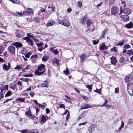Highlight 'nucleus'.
Masks as SVG:
<instances>
[{
	"label": "nucleus",
	"instance_id": "obj_53",
	"mask_svg": "<svg viewBox=\"0 0 133 133\" xmlns=\"http://www.w3.org/2000/svg\"><path fill=\"white\" fill-rule=\"evenodd\" d=\"M36 45H37L38 47H41L42 46V45H43V43H36Z\"/></svg>",
	"mask_w": 133,
	"mask_h": 133
},
{
	"label": "nucleus",
	"instance_id": "obj_20",
	"mask_svg": "<svg viewBox=\"0 0 133 133\" xmlns=\"http://www.w3.org/2000/svg\"><path fill=\"white\" fill-rule=\"evenodd\" d=\"M50 50L52 51V52L55 55L58 54V52L57 50H53V48H50Z\"/></svg>",
	"mask_w": 133,
	"mask_h": 133
},
{
	"label": "nucleus",
	"instance_id": "obj_48",
	"mask_svg": "<svg viewBox=\"0 0 133 133\" xmlns=\"http://www.w3.org/2000/svg\"><path fill=\"white\" fill-rule=\"evenodd\" d=\"M94 45H96L99 42V41L97 40V41H96L95 40H93L92 41Z\"/></svg>",
	"mask_w": 133,
	"mask_h": 133
},
{
	"label": "nucleus",
	"instance_id": "obj_42",
	"mask_svg": "<svg viewBox=\"0 0 133 133\" xmlns=\"http://www.w3.org/2000/svg\"><path fill=\"white\" fill-rule=\"evenodd\" d=\"M35 109L36 110V113L35 114V115L37 116V113L39 112V108L38 107H35Z\"/></svg>",
	"mask_w": 133,
	"mask_h": 133
},
{
	"label": "nucleus",
	"instance_id": "obj_34",
	"mask_svg": "<svg viewBox=\"0 0 133 133\" xmlns=\"http://www.w3.org/2000/svg\"><path fill=\"white\" fill-rule=\"evenodd\" d=\"M111 51L116 52L117 51V48L116 47H114L112 48L111 49Z\"/></svg>",
	"mask_w": 133,
	"mask_h": 133
},
{
	"label": "nucleus",
	"instance_id": "obj_30",
	"mask_svg": "<svg viewBox=\"0 0 133 133\" xmlns=\"http://www.w3.org/2000/svg\"><path fill=\"white\" fill-rule=\"evenodd\" d=\"M128 92L130 95H133V89L128 90Z\"/></svg>",
	"mask_w": 133,
	"mask_h": 133
},
{
	"label": "nucleus",
	"instance_id": "obj_37",
	"mask_svg": "<svg viewBox=\"0 0 133 133\" xmlns=\"http://www.w3.org/2000/svg\"><path fill=\"white\" fill-rule=\"evenodd\" d=\"M41 121L44 123L46 121V118L44 116H42L41 118Z\"/></svg>",
	"mask_w": 133,
	"mask_h": 133
},
{
	"label": "nucleus",
	"instance_id": "obj_6",
	"mask_svg": "<svg viewBox=\"0 0 133 133\" xmlns=\"http://www.w3.org/2000/svg\"><path fill=\"white\" fill-rule=\"evenodd\" d=\"M45 65L43 64H42L37 68V70L39 71H42L43 72L45 71Z\"/></svg>",
	"mask_w": 133,
	"mask_h": 133
},
{
	"label": "nucleus",
	"instance_id": "obj_49",
	"mask_svg": "<svg viewBox=\"0 0 133 133\" xmlns=\"http://www.w3.org/2000/svg\"><path fill=\"white\" fill-rule=\"evenodd\" d=\"M87 19V17L86 16H84L82 18V24H83L84 23V22Z\"/></svg>",
	"mask_w": 133,
	"mask_h": 133
},
{
	"label": "nucleus",
	"instance_id": "obj_4",
	"mask_svg": "<svg viewBox=\"0 0 133 133\" xmlns=\"http://www.w3.org/2000/svg\"><path fill=\"white\" fill-rule=\"evenodd\" d=\"M111 14L112 15H115L117 13V8L115 6H112L111 8Z\"/></svg>",
	"mask_w": 133,
	"mask_h": 133
},
{
	"label": "nucleus",
	"instance_id": "obj_45",
	"mask_svg": "<svg viewBox=\"0 0 133 133\" xmlns=\"http://www.w3.org/2000/svg\"><path fill=\"white\" fill-rule=\"evenodd\" d=\"M3 51L4 49L3 47L2 46H0V54L3 52Z\"/></svg>",
	"mask_w": 133,
	"mask_h": 133
},
{
	"label": "nucleus",
	"instance_id": "obj_12",
	"mask_svg": "<svg viewBox=\"0 0 133 133\" xmlns=\"http://www.w3.org/2000/svg\"><path fill=\"white\" fill-rule=\"evenodd\" d=\"M111 62L112 64L115 65L117 62L116 58L114 57L113 56L110 58Z\"/></svg>",
	"mask_w": 133,
	"mask_h": 133
},
{
	"label": "nucleus",
	"instance_id": "obj_40",
	"mask_svg": "<svg viewBox=\"0 0 133 133\" xmlns=\"http://www.w3.org/2000/svg\"><path fill=\"white\" fill-rule=\"evenodd\" d=\"M21 132L22 133H35V132H33L31 133H29L27 131L26 129H24Z\"/></svg>",
	"mask_w": 133,
	"mask_h": 133
},
{
	"label": "nucleus",
	"instance_id": "obj_13",
	"mask_svg": "<svg viewBox=\"0 0 133 133\" xmlns=\"http://www.w3.org/2000/svg\"><path fill=\"white\" fill-rule=\"evenodd\" d=\"M54 21L51 20H50L48 21V23L46 24V25L47 27H48L49 26H52L54 24Z\"/></svg>",
	"mask_w": 133,
	"mask_h": 133
},
{
	"label": "nucleus",
	"instance_id": "obj_32",
	"mask_svg": "<svg viewBox=\"0 0 133 133\" xmlns=\"http://www.w3.org/2000/svg\"><path fill=\"white\" fill-rule=\"evenodd\" d=\"M16 100L21 102H24L25 99L23 98H19L16 99Z\"/></svg>",
	"mask_w": 133,
	"mask_h": 133
},
{
	"label": "nucleus",
	"instance_id": "obj_21",
	"mask_svg": "<svg viewBox=\"0 0 133 133\" xmlns=\"http://www.w3.org/2000/svg\"><path fill=\"white\" fill-rule=\"evenodd\" d=\"M15 35L17 37L19 38L21 37V34L19 33V31L18 30H16Z\"/></svg>",
	"mask_w": 133,
	"mask_h": 133
},
{
	"label": "nucleus",
	"instance_id": "obj_16",
	"mask_svg": "<svg viewBox=\"0 0 133 133\" xmlns=\"http://www.w3.org/2000/svg\"><path fill=\"white\" fill-rule=\"evenodd\" d=\"M41 85L42 87H48V83L46 81H45L41 84Z\"/></svg>",
	"mask_w": 133,
	"mask_h": 133
},
{
	"label": "nucleus",
	"instance_id": "obj_39",
	"mask_svg": "<svg viewBox=\"0 0 133 133\" xmlns=\"http://www.w3.org/2000/svg\"><path fill=\"white\" fill-rule=\"evenodd\" d=\"M23 15L25 16L30 15L29 14L28 11H24L23 12Z\"/></svg>",
	"mask_w": 133,
	"mask_h": 133
},
{
	"label": "nucleus",
	"instance_id": "obj_15",
	"mask_svg": "<svg viewBox=\"0 0 133 133\" xmlns=\"http://www.w3.org/2000/svg\"><path fill=\"white\" fill-rule=\"evenodd\" d=\"M8 85H6L5 86H1L0 87V89L1 90V93H2L3 92V91L5 89H6L7 90L8 89Z\"/></svg>",
	"mask_w": 133,
	"mask_h": 133
},
{
	"label": "nucleus",
	"instance_id": "obj_62",
	"mask_svg": "<svg viewBox=\"0 0 133 133\" xmlns=\"http://www.w3.org/2000/svg\"><path fill=\"white\" fill-rule=\"evenodd\" d=\"M46 112L47 114H49L50 112V110L49 109L47 108L46 109Z\"/></svg>",
	"mask_w": 133,
	"mask_h": 133
},
{
	"label": "nucleus",
	"instance_id": "obj_52",
	"mask_svg": "<svg viewBox=\"0 0 133 133\" xmlns=\"http://www.w3.org/2000/svg\"><path fill=\"white\" fill-rule=\"evenodd\" d=\"M94 126H92L91 127H90V129L89 130V131H93L94 130Z\"/></svg>",
	"mask_w": 133,
	"mask_h": 133
},
{
	"label": "nucleus",
	"instance_id": "obj_10",
	"mask_svg": "<svg viewBox=\"0 0 133 133\" xmlns=\"http://www.w3.org/2000/svg\"><path fill=\"white\" fill-rule=\"evenodd\" d=\"M12 45L15 46L17 48L21 47L22 46V43L19 42H14L12 43Z\"/></svg>",
	"mask_w": 133,
	"mask_h": 133
},
{
	"label": "nucleus",
	"instance_id": "obj_63",
	"mask_svg": "<svg viewBox=\"0 0 133 133\" xmlns=\"http://www.w3.org/2000/svg\"><path fill=\"white\" fill-rule=\"evenodd\" d=\"M33 101L35 103H36L37 105H39V104L37 102V100H34Z\"/></svg>",
	"mask_w": 133,
	"mask_h": 133
},
{
	"label": "nucleus",
	"instance_id": "obj_17",
	"mask_svg": "<svg viewBox=\"0 0 133 133\" xmlns=\"http://www.w3.org/2000/svg\"><path fill=\"white\" fill-rule=\"evenodd\" d=\"M128 90L133 89V84L130 83H129L127 85Z\"/></svg>",
	"mask_w": 133,
	"mask_h": 133
},
{
	"label": "nucleus",
	"instance_id": "obj_5",
	"mask_svg": "<svg viewBox=\"0 0 133 133\" xmlns=\"http://www.w3.org/2000/svg\"><path fill=\"white\" fill-rule=\"evenodd\" d=\"M10 67V64L9 62L8 63L7 65L6 64H4L3 66V70L6 71L8 70Z\"/></svg>",
	"mask_w": 133,
	"mask_h": 133
},
{
	"label": "nucleus",
	"instance_id": "obj_47",
	"mask_svg": "<svg viewBox=\"0 0 133 133\" xmlns=\"http://www.w3.org/2000/svg\"><path fill=\"white\" fill-rule=\"evenodd\" d=\"M94 92L98 93V94H100L101 93V89H97L96 90H94Z\"/></svg>",
	"mask_w": 133,
	"mask_h": 133
},
{
	"label": "nucleus",
	"instance_id": "obj_9",
	"mask_svg": "<svg viewBox=\"0 0 133 133\" xmlns=\"http://www.w3.org/2000/svg\"><path fill=\"white\" fill-rule=\"evenodd\" d=\"M91 108L90 105L87 104H84L81 106V108L82 109L89 108Z\"/></svg>",
	"mask_w": 133,
	"mask_h": 133
},
{
	"label": "nucleus",
	"instance_id": "obj_27",
	"mask_svg": "<svg viewBox=\"0 0 133 133\" xmlns=\"http://www.w3.org/2000/svg\"><path fill=\"white\" fill-rule=\"evenodd\" d=\"M127 54L128 55H132L133 54V50L131 49L128 50L127 52Z\"/></svg>",
	"mask_w": 133,
	"mask_h": 133
},
{
	"label": "nucleus",
	"instance_id": "obj_55",
	"mask_svg": "<svg viewBox=\"0 0 133 133\" xmlns=\"http://www.w3.org/2000/svg\"><path fill=\"white\" fill-rule=\"evenodd\" d=\"M34 93L32 91L30 92L29 93V94L31 97H33Z\"/></svg>",
	"mask_w": 133,
	"mask_h": 133
},
{
	"label": "nucleus",
	"instance_id": "obj_46",
	"mask_svg": "<svg viewBox=\"0 0 133 133\" xmlns=\"http://www.w3.org/2000/svg\"><path fill=\"white\" fill-rule=\"evenodd\" d=\"M20 80H22L24 81L27 82L28 81V79L26 78H21L20 79Z\"/></svg>",
	"mask_w": 133,
	"mask_h": 133
},
{
	"label": "nucleus",
	"instance_id": "obj_41",
	"mask_svg": "<svg viewBox=\"0 0 133 133\" xmlns=\"http://www.w3.org/2000/svg\"><path fill=\"white\" fill-rule=\"evenodd\" d=\"M133 123V119H129L128 122V124H131Z\"/></svg>",
	"mask_w": 133,
	"mask_h": 133
},
{
	"label": "nucleus",
	"instance_id": "obj_25",
	"mask_svg": "<svg viewBox=\"0 0 133 133\" xmlns=\"http://www.w3.org/2000/svg\"><path fill=\"white\" fill-rule=\"evenodd\" d=\"M124 123L123 121H122L121 122V124L119 127L118 129V130L120 131L124 127Z\"/></svg>",
	"mask_w": 133,
	"mask_h": 133
},
{
	"label": "nucleus",
	"instance_id": "obj_23",
	"mask_svg": "<svg viewBox=\"0 0 133 133\" xmlns=\"http://www.w3.org/2000/svg\"><path fill=\"white\" fill-rule=\"evenodd\" d=\"M22 66V65L21 64L17 65L16 67L14 68V69L15 70L17 69L18 70L22 69V68H21Z\"/></svg>",
	"mask_w": 133,
	"mask_h": 133
},
{
	"label": "nucleus",
	"instance_id": "obj_18",
	"mask_svg": "<svg viewBox=\"0 0 133 133\" xmlns=\"http://www.w3.org/2000/svg\"><path fill=\"white\" fill-rule=\"evenodd\" d=\"M16 87V85L14 83H11L9 85L10 88L13 90H14Z\"/></svg>",
	"mask_w": 133,
	"mask_h": 133
},
{
	"label": "nucleus",
	"instance_id": "obj_54",
	"mask_svg": "<svg viewBox=\"0 0 133 133\" xmlns=\"http://www.w3.org/2000/svg\"><path fill=\"white\" fill-rule=\"evenodd\" d=\"M105 102L103 103V104L101 105V107H103L105 106V105L107 103V101L106 99H105Z\"/></svg>",
	"mask_w": 133,
	"mask_h": 133
},
{
	"label": "nucleus",
	"instance_id": "obj_8",
	"mask_svg": "<svg viewBox=\"0 0 133 133\" xmlns=\"http://www.w3.org/2000/svg\"><path fill=\"white\" fill-rule=\"evenodd\" d=\"M87 24L88 27L89 28L93 27V24L91 21L90 19H88L87 22Z\"/></svg>",
	"mask_w": 133,
	"mask_h": 133
},
{
	"label": "nucleus",
	"instance_id": "obj_31",
	"mask_svg": "<svg viewBox=\"0 0 133 133\" xmlns=\"http://www.w3.org/2000/svg\"><path fill=\"white\" fill-rule=\"evenodd\" d=\"M92 85H88L86 86L87 88L89 89V91H91L92 89Z\"/></svg>",
	"mask_w": 133,
	"mask_h": 133
},
{
	"label": "nucleus",
	"instance_id": "obj_26",
	"mask_svg": "<svg viewBox=\"0 0 133 133\" xmlns=\"http://www.w3.org/2000/svg\"><path fill=\"white\" fill-rule=\"evenodd\" d=\"M49 59V57L48 56H44L42 58V61L44 62L47 61Z\"/></svg>",
	"mask_w": 133,
	"mask_h": 133
},
{
	"label": "nucleus",
	"instance_id": "obj_59",
	"mask_svg": "<svg viewBox=\"0 0 133 133\" xmlns=\"http://www.w3.org/2000/svg\"><path fill=\"white\" fill-rule=\"evenodd\" d=\"M31 54H26L25 55V56L26 58H29L30 57V55Z\"/></svg>",
	"mask_w": 133,
	"mask_h": 133
},
{
	"label": "nucleus",
	"instance_id": "obj_29",
	"mask_svg": "<svg viewBox=\"0 0 133 133\" xmlns=\"http://www.w3.org/2000/svg\"><path fill=\"white\" fill-rule=\"evenodd\" d=\"M107 31V29H105L102 31V34L101 35V36L102 37H104V36L105 35Z\"/></svg>",
	"mask_w": 133,
	"mask_h": 133
},
{
	"label": "nucleus",
	"instance_id": "obj_36",
	"mask_svg": "<svg viewBox=\"0 0 133 133\" xmlns=\"http://www.w3.org/2000/svg\"><path fill=\"white\" fill-rule=\"evenodd\" d=\"M63 72L64 74L66 75H68L69 74V71L67 68H66V70H64L63 71Z\"/></svg>",
	"mask_w": 133,
	"mask_h": 133
},
{
	"label": "nucleus",
	"instance_id": "obj_64",
	"mask_svg": "<svg viewBox=\"0 0 133 133\" xmlns=\"http://www.w3.org/2000/svg\"><path fill=\"white\" fill-rule=\"evenodd\" d=\"M4 55V56L7 57L8 56L7 52H5L3 54Z\"/></svg>",
	"mask_w": 133,
	"mask_h": 133
},
{
	"label": "nucleus",
	"instance_id": "obj_44",
	"mask_svg": "<svg viewBox=\"0 0 133 133\" xmlns=\"http://www.w3.org/2000/svg\"><path fill=\"white\" fill-rule=\"evenodd\" d=\"M129 77H126L124 79L125 81L126 82H130L129 80Z\"/></svg>",
	"mask_w": 133,
	"mask_h": 133
},
{
	"label": "nucleus",
	"instance_id": "obj_50",
	"mask_svg": "<svg viewBox=\"0 0 133 133\" xmlns=\"http://www.w3.org/2000/svg\"><path fill=\"white\" fill-rule=\"evenodd\" d=\"M33 75L32 74H30V75L25 74L23 76L26 77H32Z\"/></svg>",
	"mask_w": 133,
	"mask_h": 133
},
{
	"label": "nucleus",
	"instance_id": "obj_19",
	"mask_svg": "<svg viewBox=\"0 0 133 133\" xmlns=\"http://www.w3.org/2000/svg\"><path fill=\"white\" fill-rule=\"evenodd\" d=\"M132 26L133 23L131 22L125 25V27L128 28H130L132 27Z\"/></svg>",
	"mask_w": 133,
	"mask_h": 133
},
{
	"label": "nucleus",
	"instance_id": "obj_35",
	"mask_svg": "<svg viewBox=\"0 0 133 133\" xmlns=\"http://www.w3.org/2000/svg\"><path fill=\"white\" fill-rule=\"evenodd\" d=\"M53 63H55L57 65H58L59 64V61L57 59L55 58L54 59Z\"/></svg>",
	"mask_w": 133,
	"mask_h": 133
},
{
	"label": "nucleus",
	"instance_id": "obj_7",
	"mask_svg": "<svg viewBox=\"0 0 133 133\" xmlns=\"http://www.w3.org/2000/svg\"><path fill=\"white\" fill-rule=\"evenodd\" d=\"M37 57V55L36 54L33 55L31 57V59L32 63H34L36 62Z\"/></svg>",
	"mask_w": 133,
	"mask_h": 133
},
{
	"label": "nucleus",
	"instance_id": "obj_22",
	"mask_svg": "<svg viewBox=\"0 0 133 133\" xmlns=\"http://www.w3.org/2000/svg\"><path fill=\"white\" fill-rule=\"evenodd\" d=\"M86 57V55L85 54L82 55L80 56V62H82L85 58Z\"/></svg>",
	"mask_w": 133,
	"mask_h": 133
},
{
	"label": "nucleus",
	"instance_id": "obj_28",
	"mask_svg": "<svg viewBox=\"0 0 133 133\" xmlns=\"http://www.w3.org/2000/svg\"><path fill=\"white\" fill-rule=\"evenodd\" d=\"M38 70H36L35 71V73L36 74L38 75H40L43 74L44 72L41 71V72L39 71Z\"/></svg>",
	"mask_w": 133,
	"mask_h": 133
},
{
	"label": "nucleus",
	"instance_id": "obj_57",
	"mask_svg": "<svg viewBox=\"0 0 133 133\" xmlns=\"http://www.w3.org/2000/svg\"><path fill=\"white\" fill-rule=\"evenodd\" d=\"M70 99V98L69 97L66 99V101L69 103H71V102Z\"/></svg>",
	"mask_w": 133,
	"mask_h": 133
},
{
	"label": "nucleus",
	"instance_id": "obj_1",
	"mask_svg": "<svg viewBox=\"0 0 133 133\" xmlns=\"http://www.w3.org/2000/svg\"><path fill=\"white\" fill-rule=\"evenodd\" d=\"M58 23L59 24L66 26H69L70 25V23L67 19H64L63 21L59 20Z\"/></svg>",
	"mask_w": 133,
	"mask_h": 133
},
{
	"label": "nucleus",
	"instance_id": "obj_14",
	"mask_svg": "<svg viewBox=\"0 0 133 133\" xmlns=\"http://www.w3.org/2000/svg\"><path fill=\"white\" fill-rule=\"evenodd\" d=\"M123 12L125 14L129 15L131 13V11L129 8H126L124 9Z\"/></svg>",
	"mask_w": 133,
	"mask_h": 133
},
{
	"label": "nucleus",
	"instance_id": "obj_24",
	"mask_svg": "<svg viewBox=\"0 0 133 133\" xmlns=\"http://www.w3.org/2000/svg\"><path fill=\"white\" fill-rule=\"evenodd\" d=\"M27 10L28 12L30 15L31 14H33V12L32 9H31L30 8H28L27 9Z\"/></svg>",
	"mask_w": 133,
	"mask_h": 133
},
{
	"label": "nucleus",
	"instance_id": "obj_60",
	"mask_svg": "<svg viewBox=\"0 0 133 133\" xmlns=\"http://www.w3.org/2000/svg\"><path fill=\"white\" fill-rule=\"evenodd\" d=\"M78 6L79 7H81L82 6V2H81L80 1H78Z\"/></svg>",
	"mask_w": 133,
	"mask_h": 133
},
{
	"label": "nucleus",
	"instance_id": "obj_3",
	"mask_svg": "<svg viewBox=\"0 0 133 133\" xmlns=\"http://www.w3.org/2000/svg\"><path fill=\"white\" fill-rule=\"evenodd\" d=\"M25 115L28 116L30 119L36 117V116L32 115L30 109L28 111H26L25 113Z\"/></svg>",
	"mask_w": 133,
	"mask_h": 133
},
{
	"label": "nucleus",
	"instance_id": "obj_56",
	"mask_svg": "<svg viewBox=\"0 0 133 133\" xmlns=\"http://www.w3.org/2000/svg\"><path fill=\"white\" fill-rule=\"evenodd\" d=\"M123 43V41L121 42H119L116 45H122Z\"/></svg>",
	"mask_w": 133,
	"mask_h": 133
},
{
	"label": "nucleus",
	"instance_id": "obj_33",
	"mask_svg": "<svg viewBox=\"0 0 133 133\" xmlns=\"http://www.w3.org/2000/svg\"><path fill=\"white\" fill-rule=\"evenodd\" d=\"M12 93V92L10 91H9L5 95V97H7L10 96Z\"/></svg>",
	"mask_w": 133,
	"mask_h": 133
},
{
	"label": "nucleus",
	"instance_id": "obj_58",
	"mask_svg": "<svg viewBox=\"0 0 133 133\" xmlns=\"http://www.w3.org/2000/svg\"><path fill=\"white\" fill-rule=\"evenodd\" d=\"M59 107L60 108H64L65 106L64 104H61L59 105Z\"/></svg>",
	"mask_w": 133,
	"mask_h": 133
},
{
	"label": "nucleus",
	"instance_id": "obj_11",
	"mask_svg": "<svg viewBox=\"0 0 133 133\" xmlns=\"http://www.w3.org/2000/svg\"><path fill=\"white\" fill-rule=\"evenodd\" d=\"M120 17L121 19L124 21H127L129 19V17L128 15H121Z\"/></svg>",
	"mask_w": 133,
	"mask_h": 133
},
{
	"label": "nucleus",
	"instance_id": "obj_38",
	"mask_svg": "<svg viewBox=\"0 0 133 133\" xmlns=\"http://www.w3.org/2000/svg\"><path fill=\"white\" fill-rule=\"evenodd\" d=\"M124 61V58L123 57H121L119 59V62L121 63H123Z\"/></svg>",
	"mask_w": 133,
	"mask_h": 133
},
{
	"label": "nucleus",
	"instance_id": "obj_43",
	"mask_svg": "<svg viewBox=\"0 0 133 133\" xmlns=\"http://www.w3.org/2000/svg\"><path fill=\"white\" fill-rule=\"evenodd\" d=\"M124 47L125 49H127L130 48V46L128 44H126L124 45Z\"/></svg>",
	"mask_w": 133,
	"mask_h": 133
},
{
	"label": "nucleus",
	"instance_id": "obj_51",
	"mask_svg": "<svg viewBox=\"0 0 133 133\" xmlns=\"http://www.w3.org/2000/svg\"><path fill=\"white\" fill-rule=\"evenodd\" d=\"M30 69V65H28L25 68H24V69L29 70Z\"/></svg>",
	"mask_w": 133,
	"mask_h": 133
},
{
	"label": "nucleus",
	"instance_id": "obj_2",
	"mask_svg": "<svg viewBox=\"0 0 133 133\" xmlns=\"http://www.w3.org/2000/svg\"><path fill=\"white\" fill-rule=\"evenodd\" d=\"M15 50V47L12 45H10L8 48V51L11 54H14Z\"/></svg>",
	"mask_w": 133,
	"mask_h": 133
},
{
	"label": "nucleus",
	"instance_id": "obj_61",
	"mask_svg": "<svg viewBox=\"0 0 133 133\" xmlns=\"http://www.w3.org/2000/svg\"><path fill=\"white\" fill-rule=\"evenodd\" d=\"M119 91V89L118 88H117L115 89V93H118Z\"/></svg>",
	"mask_w": 133,
	"mask_h": 133
}]
</instances>
